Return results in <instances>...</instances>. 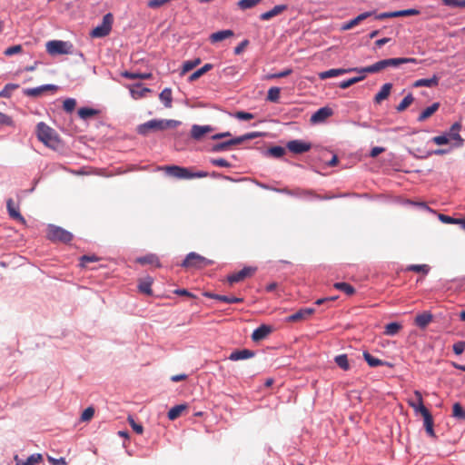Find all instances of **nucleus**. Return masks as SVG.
I'll list each match as a JSON object with an SVG mask.
<instances>
[{
	"label": "nucleus",
	"instance_id": "1",
	"mask_svg": "<svg viewBox=\"0 0 465 465\" xmlns=\"http://www.w3.org/2000/svg\"><path fill=\"white\" fill-rule=\"evenodd\" d=\"M408 63L417 64L418 61L416 58H389V59L378 61L375 64L366 66V67L358 68V71H356V72L357 73L375 74V73H379L388 67H391V66L396 67L401 64H408Z\"/></svg>",
	"mask_w": 465,
	"mask_h": 465
},
{
	"label": "nucleus",
	"instance_id": "2",
	"mask_svg": "<svg viewBox=\"0 0 465 465\" xmlns=\"http://www.w3.org/2000/svg\"><path fill=\"white\" fill-rule=\"evenodd\" d=\"M36 135L48 147L55 148L59 144L60 141L55 131L43 122L36 125Z\"/></svg>",
	"mask_w": 465,
	"mask_h": 465
},
{
	"label": "nucleus",
	"instance_id": "3",
	"mask_svg": "<svg viewBox=\"0 0 465 465\" xmlns=\"http://www.w3.org/2000/svg\"><path fill=\"white\" fill-rule=\"evenodd\" d=\"M166 173L170 176L178 179H193V178H204L208 176L206 172L193 173L190 169L177 165H170L165 167Z\"/></svg>",
	"mask_w": 465,
	"mask_h": 465
},
{
	"label": "nucleus",
	"instance_id": "4",
	"mask_svg": "<svg viewBox=\"0 0 465 465\" xmlns=\"http://www.w3.org/2000/svg\"><path fill=\"white\" fill-rule=\"evenodd\" d=\"M46 237L53 242L67 243L72 241L73 234L59 226L49 225L47 227Z\"/></svg>",
	"mask_w": 465,
	"mask_h": 465
},
{
	"label": "nucleus",
	"instance_id": "5",
	"mask_svg": "<svg viewBox=\"0 0 465 465\" xmlns=\"http://www.w3.org/2000/svg\"><path fill=\"white\" fill-rule=\"evenodd\" d=\"M213 264V261L196 252H190L183 260L182 266L185 268H203Z\"/></svg>",
	"mask_w": 465,
	"mask_h": 465
},
{
	"label": "nucleus",
	"instance_id": "6",
	"mask_svg": "<svg viewBox=\"0 0 465 465\" xmlns=\"http://www.w3.org/2000/svg\"><path fill=\"white\" fill-rule=\"evenodd\" d=\"M181 122L177 120L167 119H153L147 121V131H165L167 129H174L181 125Z\"/></svg>",
	"mask_w": 465,
	"mask_h": 465
},
{
	"label": "nucleus",
	"instance_id": "7",
	"mask_svg": "<svg viewBox=\"0 0 465 465\" xmlns=\"http://www.w3.org/2000/svg\"><path fill=\"white\" fill-rule=\"evenodd\" d=\"M72 47V45L60 40L49 41L46 44V51L52 55L71 54Z\"/></svg>",
	"mask_w": 465,
	"mask_h": 465
},
{
	"label": "nucleus",
	"instance_id": "8",
	"mask_svg": "<svg viewBox=\"0 0 465 465\" xmlns=\"http://www.w3.org/2000/svg\"><path fill=\"white\" fill-rule=\"evenodd\" d=\"M114 18L113 15L108 13L103 17V22L100 25L94 28L91 32V36L95 38L104 37L111 32Z\"/></svg>",
	"mask_w": 465,
	"mask_h": 465
},
{
	"label": "nucleus",
	"instance_id": "9",
	"mask_svg": "<svg viewBox=\"0 0 465 465\" xmlns=\"http://www.w3.org/2000/svg\"><path fill=\"white\" fill-rule=\"evenodd\" d=\"M256 269L252 267H244L239 272H233L228 276V282L231 284L243 281L244 279L251 277L254 274Z\"/></svg>",
	"mask_w": 465,
	"mask_h": 465
},
{
	"label": "nucleus",
	"instance_id": "10",
	"mask_svg": "<svg viewBox=\"0 0 465 465\" xmlns=\"http://www.w3.org/2000/svg\"><path fill=\"white\" fill-rule=\"evenodd\" d=\"M287 148L293 153H302L312 148V144L301 140H292L287 143Z\"/></svg>",
	"mask_w": 465,
	"mask_h": 465
},
{
	"label": "nucleus",
	"instance_id": "11",
	"mask_svg": "<svg viewBox=\"0 0 465 465\" xmlns=\"http://www.w3.org/2000/svg\"><path fill=\"white\" fill-rule=\"evenodd\" d=\"M315 310L313 308H302L287 318V322H295L309 319Z\"/></svg>",
	"mask_w": 465,
	"mask_h": 465
},
{
	"label": "nucleus",
	"instance_id": "12",
	"mask_svg": "<svg viewBox=\"0 0 465 465\" xmlns=\"http://www.w3.org/2000/svg\"><path fill=\"white\" fill-rule=\"evenodd\" d=\"M284 193H286L289 195L292 196H299V197H312L320 200H327L331 199V196H321L316 193H314L312 191L310 190H302V189H295L293 191L291 190H283Z\"/></svg>",
	"mask_w": 465,
	"mask_h": 465
},
{
	"label": "nucleus",
	"instance_id": "13",
	"mask_svg": "<svg viewBox=\"0 0 465 465\" xmlns=\"http://www.w3.org/2000/svg\"><path fill=\"white\" fill-rule=\"evenodd\" d=\"M332 115V110L329 107H322L317 110L312 116L311 122L312 124H319L324 122L327 118Z\"/></svg>",
	"mask_w": 465,
	"mask_h": 465
},
{
	"label": "nucleus",
	"instance_id": "14",
	"mask_svg": "<svg viewBox=\"0 0 465 465\" xmlns=\"http://www.w3.org/2000/svg\"><path fill=\"white\" fill-rule=\"evenodd\" d=\"M356 71H358V67L348 68V69H343V68L330 69L328 71H324V72L320 73L319 74V77L322 80H324V79H327V78L335 77V76H338V75H341V74H348V73H351V72H356Z\"/></svg>",
	"mask_w": 465,
	"mask_h": 465
},
{
	"label": "nucleus",
	"instance_id": "15",
	"mask_svg": "<svg viewBox=\"0 0 465 465\" xmlns=\"http://www.w3.org/2000/svg\"><path fill=\"white\" fill-rule=\"evenodd\" d=\"M374 14V12H365L362 14H360L355 18L350 20L349 22H346L342 25L341 29L342 30H350L353 28L354 26L358 25L361 22L365 20L366 18L371 16Z\"/></svg>",
	"mask_w": 465,
	"mask_h": 465
},
{
	"label": "nucleus",
	"instance_id": "16",
	"mask_svg": "<svg viewBox=\"0 0 465 465\" xmlns=\"http://www.w3.org/2000/svg\"><path fill=\"white\" fill-rule=\"evenodd\" d=\"M461 129V124L460 123H455L451 125L449 136L451 140L455 141V146L460 147L463 145L464 140L463 138L459 134L460 130Z\"/></svg>",
	"mask_w": 465,
	"mask_h": 465
},
{
	"label": "nucleus",
	"instance_id": "17",
	"mask_svg": "<svg viewBox=\"0 0 465 465\" xmlns=\"http://www.w3.org/2000/svg\"><path fill=\"white\" fill-rule=\"evenodd\" d=\"M255 355V352L253 351L243 349V350H237L232 351L230 356L229 360L236 361L241 360H246L252 358Z\"/></svg>",
	"mask_w": 465,
	"mask_h": 465
},
{
	"label": "nucleus",
	"instance_id": "18",
	"mask_svg": "<svg viewBox=\"0 0 465 465\" xmlns=\"http://www.w3.org/2000/svg\"><path fill=\"white\" fill-rule=\"evenodd\" d=\"M414 396H415V400L410 401L409 404L416 412H420L423 416L424 412L422 410H428V409L423 404L422 395L420 391H415Z\"/></svg>",
	"mask_w": 465,
	"mask_h": 465
},
{
	"label": "nucleus",
	"instance_id": "19",
	"mask_svg": "<svg viewBox=\"0 0 465 465\" xmlns=\"http://www.w3.org/2000/svg\"><path fill=\"white\" fill-rule=\"evenodd\" d=\"M242 143V139L232 138L225 142L218 143L213 146V152H223L229 150L232 146L237 145Z\"/></svg>",
	"mask_w": 465,
	"mask_h": 465
},
{
	"label": "nucleus",
	"instance_id": "20",
	"mask_svg": "<svg viewBox=\"0 0 465 465\" xmlns=\"http://www.w3.org/2000/svg\"><path fill=\"white\" fill-rule=\"evenodd\" d=\"M204 296L211 298V299H215V300L221 301L225 303H240V302H243L242 298H238L235 296L220 295V294H215V293H212V292H205Z\"/></svg>",
	"mask_w": 465,
	"mask_h": 465
},
{
	"label": "nucleus",
	"instance_id": "21",
	"mask_svg": "<svg viewBox=\"0 0 465 465\" xmlns=\"http://www.w3.org/2000/svg\"><path fill=\"white\" fill-rule=\"evenodd\" d=\"M288 6L286 5H275L272 9L262 13L260 15L261 20L267 21L272 19V17L281 15L282 12L287 10Z\"/></svg>",
	"mask_w": 465,
	"mask_h": 465
},
{
	"label": "nucleus",
	"instance_id": "22",
	"mask_svg": "<svg viewBox=\"0 0 465 465\" xmlns=\"http://www.w3.org/2000/svg\"><path fill=\"white\" fill-rule=\"evenodd\" d=\"M272 331V328L268 325H261L255 329L252 334L253 341H259L265 339Z\"/></svg>",
	"mask_w": 465,
	"mask_h": 465
},
{
	"label": "nucleus",
	"instance_id": "23",
	"mask_svg": "<svg viewBox=\"0 0 465 465\" xmlns=\"http://www.w3.org/2000/svg\"><path fill=\"white\" fill-rule=\"evenodd\" d=\"M213 131V128L210 125H197L194 124L192 127L191 130V135L193 139L199 140L201 139L204 134L210 133Z\"/></svg>",
	"mask_w": 465,
	"mask_h": 465
},
{
	"label": "nucleus",
	"instance_id": "24",
	"mask_svg": "<svg viewBox=\"0 0 465 465\" xmlns=\"http://www.w3.org/2000/svg\"><path fill=\"white\" fill-rule=\"evenodd\" d=\"M440 78L437 74H433L431 78L429 79H419L413 83V87H436L439 84Z\"/></svg>",
	"mask_w": 465,
	"mask_h": 465
},
{
	"label": "nucleus",
	"instance_id": "25",
	"mask_svg": "<svg viewBox=\"0 0 465 465\" xmlns=\"http://www.w3.org/2000/svg\"><path fill=\"white\" fill-rule=\"evenodd\" d=\"M391 88L392 84L391 83L384 84L381 86V90L376 94L374 97V102L380 104L383 100L387 99L391 94Z\"/></svg>",
	"mask_w": 465,
	"mask_h": 465
},
{
	"label": "nucleus",
	"instance_id": "26",
	"mask_svg": "<svg viewBox=\"0 0 465 465\" xmlns=\"http://www.w3.org/2000/svg\"><path fill=\"white\" fill-rule=\"evenodd\" d=\"M423 411V420H424V427L426 432L431 436L435 437L434 430H433V418L430 414V412L428 410H422Z\"/></svg>",
	"mask_w": 465,
	"mask_h": 465
},
{
	"label": "nucleus",
	"instance_id": "27",
	"mask_svg": "<svg viewBox=\"0 0 465 465\" xmlns=\"http://www.w3.org/2000/svg\"><path fill=\"white\" fill-rule=\"evenodd\" d=\"M232 35H233V32L232 30H230V29L222 30V31L213 33L210 35V41L212 43H218V42L223 41Z\"/></svg>",
	"mask_w": 465,
	"mask_h": 465
},
{
	"label": "nucleus",
	"instance_id": "28",
	"mask_svg": "<svg viewBox=\"0 0 465 465\" xmlns=\"http://www.w3.org/2000/svg\"><path fill=\"white\" fill-rule=\"evenodd\" d=\"M129 90L134 99H141L145 95V86L143 84H130Z\"/></svg>",
	"mask_w": 465,
	"mask_h": 465
},
{
	"label": "nucleus",
	"instance_id": "29",
	"mask_svg": "<svg viewBox=\"0 0 465 465\" xmlns=\"http://www.w3.org/2000/svg\"><path fill=\"white\" fill-rule=\"evenodd\" d=\"M160 101L166 108L172 107L173 95L170 88H164L159 94Z\"/></svg>",
	"mask_w": 465,
	"mask_h": 465
},
{
	"label": "nucleus",
	"instance_id": "30",
	"mask_svg": "<svg viewBox=\"0 0 465 465\" xmlns=\"http://www.w3.org/2000/svg\"><path fill=\"white\" fill-rule=\"evenodd\" d=\"M363 358L371 367H378L382 365L391 366V364H390L389 362L382 361L381 360L373 357L367 351L363 352Z\"/></svg>",
	"mask_w": 465,
	"mask_h": 465
},
{
	"label": "nucleus",
	"instance_id": "31",
	"mask_svg": "<svg viewBox=\"0 0 465 465\" xmlns=\"http://www.w3.org/2000/svg\"><path fill=\"white\" fill-rule=\"evenodd\" d=\"M432 321V315L430 312L418 314L415 318V323L420 328H425Z\"/></svg>",
	"mask_w": 465,
	"mask_h": 465
},
{
	"label": "nucleus",
	"instance_id": "32",
	"mask_svg": "<svg viewBox=\"0 0 465 465\" xmlns=\"http://www.w3.org/2000/svg\"><path fill=\"white\" fill-rule=\"evenodd\" d=\"M402 329V325L399 322H390L384 326V335L394 336Z\"/></svg>",
	"mask_w": 465,
	"mask_h": 465
},
{
	"label": "nucleus",
	"instance_id": "33",
	"mask_svg": "<svg viewBox=\"0 0 465 465\" xmlns=\"http://www.w3.org/2000/svg\"><path fill=\"white\" fill-rule=\"evenodd\" d=\"M440 107L439 103H434L430 106L427 107L425 110H423L420 114L418 117V120L420 122H422L426 120L427 118L430 117Z\"/></svg>",
	"mask_w": 465,
	"mask_h": 465
},
{
	"label": "nucleus",
	"instance_id": "34",
	"mask_svg": "<svg viewBox=\"0 0 465 465\" xmlns=\"http://www.w3.org/2000/svg\"><path fill=\"white\" fill-rule=\"evenodd\" d=\"M186 405H183V404H180V405H175L174 407H173L169 411H168V418L169 420H176L177 418H179L183 411L186 410Z\"/></svg>",
	"mask_w": 465,
	"mask_h": 465
},
{
	"label": "nucleus",
	"instance_id": "35",
	"mask_svg": "<svg viewBox=\"0 0 465 465\" xmlns=\"http://www.w3.org/2000/svg\"><path fill=\"white\" fill-rule=\"evenodd\" d=\"M281 88L277 86L271 87L267 93V101L278 103L280 99Z\"/></svg>",
	"mask_w": 465,
	"mask_h": 465
},
{
	"label": "nucleus",
	"instance_id": "36",
	"mask_svg": "<svg viewBox=\"0 0 465 465\" xmlns=\"http://www.w3.org/2000/svg\"><path fill=\"white\" fill-rule=\"evenodd\" d=\"M334 361L343 371H348L350 369V363L346 354H341L336 356L334 358Z\"/></svg>",
	"mask_w": 465,
	"mask_h": 465
},
{
	"label": "nucleus",
	"instance_id": "37",
	"mask_svg": "<svg viewBox=\"0 0 465 465\" xmlns=\"http://www.w3.org/2000/svg\"><path fill=\"white\" fill-rule=\"evenodd\" d=\"M212 68H213V65L211 64H204L202 68H200L197 71L193 72L189 76V80L191 82L197 80L198 78H200L203 74H204L206 72H208Z\"/></svg>",
	"mask_w": 465,
	"mask_h": 465
},
{
	"label": "nucleus",
	"instance_id": "38",
	"mask_svg": "<svg viewBox=\"0 0 465 465\" xmlns=\"http://www.w3.org/2000/svg\"><path fill=\"white\" fill-rule=\"evenodd\" d=\"M334 288L348 295H352L355 292V289L347 282H336Z\"/></svg>",
	"mask_w": 465,
	"mask_h": 465
},
{
	"label": "nucleus",
	"instance_id": "39",
	"mask_svg": "<svg viewBox=\"0 0 465 465\" xmlns=\"http://www.w3.org/2000/svg\"><path fill=\"white\" fill-rule=\"evenodd\" d=\"M201 63L200 58H196L194 60H189L185 61L183 64L182 68V74H184L188 73L189 71L193 70L194 67H196Z\"/></svg>",
	"mask_w": 465,
	"mask_h": 465
},
{
	"label": "nucleus",
	"instance_id": "40",
	"mask_svg": "<svg viewBox=\"0 0 465 465\" xmlns=\"http://www.w3.org/2000/svg\"><path fill=\"white\" fill-rule=\"evenodd\" d=\"M97 114V111L93 108L82 107L78 110V115L80 118L86 120L90 117L94 116Z\"/></svg>",
	"mask_w": 465,
	"mask_h": 465
},
{
	"label": "nucleus",
	"instance_id": "41",
	"mask_svg": "<svg viewBox=\"0 0 465 465\" xmlns=\"http://www.w3.org/2000/svg\"><path fill=\"white\" fill-rule=\"evenodd\" d=\"M413 100L414 99H413L412 94H410L406 95L402 99V101L397 105L396 110L398 112H402V111L406 110L412 104Z\"/></svg>",
	"mask_w": 465,
	"mask_h": 465
},
{
	"label": "nucleus",
	"instance_id": "42",
	"mask_svg": "<svg viewBox=\"0 0 465 465\" xmlns=\"http://www.w3.org/2000/svg\"><path fill=\"white\" fill-rule=\"evenodd\" d=\"M452 415H453V417H455L459 420H465V410L462 408V406L459 402H456L453 404Z\"/></svg>",
	"mask_w": 465,
	"mask_h": 465
},
{
	"label": "nucleus",
	"instance_id": "43",
	"mask_svg": "<svg viewBox=\"0 0 465 465\" xmlns=\"http://www.w3.org/2000/svg\"><path fill=\"white\" fill-rule=\"evenodd\" d=\"M7 209H8V213L12 218L16 219V220H21V221L24 220V218L20 214V213L14 207V201L12 199H9L7 201Z\"/></svg>",
	"mask_w": 465,
	"mask_h": 465
},
{
	"label": "nucleus",
	"instance_id": "44",
	"mask_svg": "<svg viewBox=\"0 0 465 465\" xmlns=\"http://www.w3.org/2000/svg\"><path fill=\"white\" fill-rule=\"evenodd\" d=\"M407 271L421 272L423 274H427L430 271V267L427 264H411L407 267Z\"/></svg>",
	"mask_w": 465,
	"mask_h": 465
},
{
	"label": "nucleus",
	"instance_id": "45",
	"mask_svg": "<svg viewBox=\"0 0 465 465\" xmlns=\"http://www.w3.org/2000/svg\"><path fill=\"white\" fill-rule=\"evenodd\" d=\"M43 460V456L40 453L32 454L21 465H36Z\"/></svg>",
	"mask_w": 465,
	"mask_h": 465
},
{
	"label": "nucleus",
	"instance_id": "46",
	"mask_svg": "<svg viewBox=\"0 0 465 465\" xmlns=\"http://www.w3.org/2000/svg\"><path fill=\"white\" fill-rule=\"evenodd\" d=\"M262 0H240L238 2V6L242 9H249L255 5H257Z\"/></svg>",
	"mask_w": 465,
	"mask_h": 465
},
{
	"label": "nucleus",
	"instance_id": "47",
	"mask_svg": "<svg viewBox=\"0 0 465 465\" xmlns=\"http://www.w3.org/2000/svg\"><path fill=\"white\" fill-rule=\"evenodd\" d=\"M23 52V46L21 45H12L4 51L5 56H12L15 54H21Z\"/></svg>",
	"mask_w": 465,
	"mask_h": 465
},
{
	"label": "nucleus",
	"instance_id": "48",
	"mask_svg": "<svg viewBox=\"0 0 465 465\" xmlns=\"http://www.w3.org/2000/svg\"><path fill=\"white\" fill-rule=\"evenodd\" d=\"M18 87L17 84H7L3 90L0 91V97L8 98L11 96L14 90Z\"/></svg>",
	"mask_w": 465,
	"mask_h": 465
},
{
	"label": "nucleus",
	"instance_id": "49",
	"mask_svg": "<svg viewBox=\"0 0 465 465\" xmlns=\"http://www.w3.org/2000/svg\"><path fill=\"white\" fill-rule=\"evenodd\" d=\"M441 2L449 7L465 8V0H441Z\"/></svg>",
	"mask_w": 465,
	"mask_h": 465
},
{
	"label": "nucleus",
	"instance_id": "50",
	"mask_svg": "<svg viewBox=\"0 0 465 465\" xmlns=\"http://www.w3.org/2000/svg\"><path fill=\"white\" fill-rule=\"evenodd\" d=\"M268 153L275 158H280L285 153V149L282 146H273L268 150Z\"/></svg>",
	"mask_w": 465,
	"mask_h": 465
},
{
	"label": "nucleus",
	"instance_id": "51",
	"mask_svg": "<svg viewBox=\"0 0 465 465\" xmlns=\"http://www.w3.org/2000/svg\"><path fill=\"white\" fill-rule=\"evenodd\" d=\"M431 141L437 145H443L449 143L450 141H451V139L450 138L449 134H447L443 135L434 136L431 139Z\"/></svg>",
	"mask_w": 465,
	"mask_h": 465
},
{
	"label": "nucleus",
	"instance_id": "52",
	"mask_svg": "<svg viewBox=\"0 0 465 465\" xmlns=\"http://www.w3.org/2000/svg\"><path fill=\"white\" fill-rule=\"evenodd\" d=\"M361 81H362V77H352L348 80L341 82L339 84V87L341 89H347L350 86H351L352 84L359 83Z\"/></svg>",
	"mask_w": 465,
	"mask_h": 465
},
{
	"label": "nucleus",
	"instance_id": "53",
	"mask_svg": "<svg viewBox=\"0 0 465 465\" xmlns=\"http://www.w3.org/2000/svg\"><path fill=\"white\" fill-rule=\"evenodd\" d=\"M76 106V101L73 98H67L64 101L63 108L65 112L71 113Z\"/></svg>",
	"mask_w": 465,
	"mask_h": 465
},
{
	"label": "nucleus",
	"instance_id": "54",
	"mask_svg": "<svg viewBox=\"0 0 465 465\" xmlns=\"http://www.w3.org/2000/svg\"><path fill=\"white\" fill-rule=\"evenodd\" d=\"M94 415V409L93 407L86 408L82 415H81V420L84 422L89 421L93 419Z\"/></svg>",
	"mask_w": 465,
	"mask_h": 465
},
{
	"label": "nucleus",
	"instance_id": "55",
	"mask_svg": "<svg viewBox=\"0 0 465 465\" xmlns=\"http://www.w3.org/2000/svg\"><path fill=\"white\" fill-rule=\"evenodd\" d=\"M394 12H395V17L417 15L420 14V11L417 9H405V10H400V11H394Z\"/></svg>",
	"mask_w": 465,
	"mask_h": 465
},
{
	"label": "nucleus",
	"instance_id": "56",
	"mask_svg": "<svg viewBox=\"0 0 465 465\" xmlns=\"http://www.w3.org/2000/svg\"><path fill=\"white\" fill-rule=\"evenodd\" d=\"M128 421H129V424L131 425V427L133 428V430L138 433V434H143V427L142 424L140 423H137L134 419L131 416L128 417Z\"/></svg>",
	"mask_w": 465,
	"mask_h": 465
},
{
	"label": "nucleus",
	"instance_id": "57",
	"mask_svg": "<svg viewBox=\"0 0 465 465\" xmlns=\"http://www.w3.org/2000/svg\"><path fill=\"white\" fill-rule=\"evenodd\" d=\"M43 88L42 86L40 87H35V88H29V89H25L24 91L25 94L27 95V96H33V97H36V96H39L43 94Z\"/></svg>",
	"mask_w": 465,
	"mask_h": 465
},
{
	"label": "nucleus",
	"instance_id": "58",
	"mask_svg": "<svg viewBox=\"0 0 465 465\" xmlns=\"http://www.w3.org/2000/svg\"><path fill=\"white\" fill-rule=\"evenodd\" d=\"M234 117L239 119V120L248 121V120L253 119L254 115L252 114H251V113H247V112H243V111H239V112L235 113Z\"/></svg>",
	"mask_w": 465,
	"mask_h": 465
},
{
	"label": "nucleus",
	"instance_id": "59",
	"mask_svg": "<svg viewBox=\"0 0 465 465\" xmlns=\"http://www.w3.org/2000/svg\"><path fill=\"white\" fill-rule=\"evenodd\" d=\"M4 125L13 126L14 122L10 116L0 112V126H4Z\"/></svg>",
	"mask_w": 465,
	"mask_h": 465
},
{
	"label": "nucleus",
	"instance_id": "60",
	"mask_svg": "<svg viewBox=\"0 0 465 465\" xmlns=\"http://www.w3.org/2000/svg\"><path fill=\"white\" fill-rule=\"evenodd\" d=\"M292 73V70L291 68H287L280 73L268 75L267 78L268 79L282 78V77H286V76L290 75Z\"/></svg>",
	"mask_w": 465,
	"mask_h": 465
},
{
	"label": "nucleus",
	"instance_id": "61",
	"mask_svg": "<svg viewBox=\"0 0 465 465\" xmlns=\"http://www.w3.org/2000/svg\"><path fill=\"white\" fill-rule=\"evenodd\" d=\"M452 350L455 354L460 355L465 350V341H458L453 344Z\"/></svg>",
	"mask_w": 465,
	"mask_h": 465
},
{
	"label": "nucleus",
	"instance_id": "62",
	"mask_svg": "<svg viewBox=\"0 0 465 465\" xmlns=\"http://www.w3.org/2000/svg\"><path fill=\"white\" fill-rule=\"evenodd\" d=\"M211 163L213 165L219 166V167H231L232 166V164L228 161H226L225 159H223V158L212 159Z\"/></svg>",
	"mask_w": 465,
	"mask_h": 465
},
{
	"label": "nucleus",
	"instance_id": "63",
	"mask_svg": "<svg viewBox=\"0 0 465 465\" xmlns=\"http://www.w3.org/2000/svg\"><path fill=\"white\" fill-rule=\"evenodd\" d=\"M147 264L154 267H160L158 257H156L154 254H147Z\"/></svg>",
	"mask_w": 465,
	"mask_h": 465
},
{
	"label": "nucleus",
	"instance_id": "64",
	"mask_svg": "<svg viewBox=\"0 0 465 465\" xmlns=\"http://www.w3.org/2000/svg\"><path fill=\"white\" fill-rule=\"evenodd\" d=\"M48 461L53 465H67V461L64 458L55 459L53 457H48Z\"/></svg>",
	"mask_w": 465,
	"mask_h": 465
}]
</instances>
